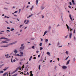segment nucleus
Wrapping results in <instances>:
<instances>
[{
    "label": "nucleus",
    "instance_id": "ea45409f",
    "mask_svg": "<svg viewBox=\"0 0 76 76\" xmlns=\"http://www.w3.org/2000/svg\"><path fill=\"white\" fill-rule=\"evenodd\" d=\"M15 59L16 60H17V61H18V60H19V59L17 58H15Z\"/></svg>",
    "mask_w": 76,
    "mask_h": 76
},
{
    "label": "nucleus",
    "instance_id": "473e14b6",
    "mask_svg": "<svg viewBox=\"0 0 76 76\" xmlns=\"http://www.w3.org/2000/svg\"><path fill=\"white\" fill-rule=\"evenodd\" d=\"M33 9H34V6H32V7L31 8V10H32Z\"/></svg>",
    "mask_w": 76,
    "mask_h": 76
},
{
    "label": "nucleus",
    "instance_id": "a878e982",
    "mask_svg": "<svg viewBox=\"0 0 76 76\" xmlns=\"http://www.w3.org/2000/svg\"><path fill=\"white\" fill-rule=\"evenodd\" d=\"M7 74V72H5V73H4V74H3V76H6Z\"/></svg>",
    "mask_w": 76,
    "mask_h": 76
},
{
    "label": "nucleus",
    "instance_id": "dca6fc26",
    "mask_svg": "<svg viewBox=\"0 0 76 76\" xmlns=\"http://www.w3.org/2000/svg\"><path fill=\"white\" fill-rule=\"evenodd\" d=\"M47 54H48V55L49 56H50V52H48L47 53Z\"/></svg>",
    "mask_w": 76,
    "mask_h": 76
},
{
    "label": "nucleus",
    "instance_id": "f03ea898",
    "mask_svg": "<svg viewBox=\"0 0 76 76\" xmlns=\"http://www.w3.org/2000/svg\"><path fill=\"white\" fill-rule=\"evenodd\" d=\"M69 17L70 18V19L71 20H70L69 21V23L70 25H71L72 22V21H73V19H72V16H71V15L70 14H69Z\"/></svg>",
    "mask_w": 76,
    "mask_h": 76
},
{
    "label": "nucleus",
    "instance_id": "412c9836",
    "mask_svg": "<svg viewBox=\"0 0 76 76\" xmlns=\"http://www.w3.org/2000/svg\"><path fill=\"white\" fill-rule=\"evenodd\" d=\"M73 40H74V41H76V37H75V36H74L73 37Z\"/></svg>",
    "mask_w": 76,
    "mask_h": 76
},
{
    "label": "nucleus",
    "instance_id": "6e6d98bb",
    "mask_svg": "<svg viewBox=\"0 0 76 76\" xmlns=\"http://www.w3.org/2000/svg\"><path fill=\"white\" fill-rule=\"evenodd\" d=\"M5 22H6V23H8V24H9V23H8V22L7 21H6Z\"/></svg>",
    "mask_w": 76,
    "mask_h": 76
},
{
    "label": "nucleus",
    "instance_id": "6ab92c4d",
    "mask_svg": "<svg viewBox=\"0 0 76 76\" xmlns=\"http://www.w3.org/2000/svg\"><path fill=\"white\" fill-rule=\"evenodd\" d=\"M57 46H58V45H60V42L58 41V42L57 43Z\"/></svg>",
    "mask_w": 76,
    "mask_h": 76
},
{
    "label": "nucleus",
    "instance_id": "4c0bfd02",
    "mask_svg": "<svg viewBox=\"0 0 76 76\" xmlns=\"http://www.w3.org/2000/svg\"><path fill=\"white\" fill-rule=\"evenodd\" d=\"M42 43H40V44H39V46H42Z\"/></svg>",
    "mask_w": 76,
    "mask_h": 76
},
{
    "label": "nucleus",
    "instance_id": "f8f14e48",
    "mask_svg": "<svg viewBox=\"0 0 76 76\" xmlns=\"http://www.w3.org/2000/svg\"><path fill=\"white\" fill-rule=\"evenodd\" d=\"M72 33H69V38H71V37H72Z\"/></svg>",
    "mask_w": 76,
    "mask_h": 76
},
{
    "label": "nucleus",
    "instance_id": "bf43d9fd",
    "mask_svg": "<svg viewBox=\"0 0 76 76\" xmlns=\"http://www.w3.org/2000/svg\"><path fill=\"white\" fill-rule=\"evenodd\" d=\"M69 4H70V5H72V4L71 3V2H69Z\"/></svg>",
    "mask_w": 76,
    "mask_h": 76
},
{
    "label": "nucleus",
    "instance_id": "f3484780",
    "mask_svg": "<svg viewBox=\"0 0 76 76\" xmlns=\"http://www.w3.org/2000/svg\"><path fill=\"white\" fill-rule=\"evenodd\" d=\"M38 0H36V5L38 4Z\"/></svg>",
    "mask_w": 76,
    "mask_h": 76
},
{
    "label": "nucleus",
    "instance_id": "72a5a7b5",
    "mask_svg": "<svg viewBox=\"0 0 76 76\" xmlns=\"http://www.w3.org/2000/svg\"><path fill=\"white\" fill-rule=\"evenodd\" d=\"M56 68H57V66H55V68H54V69H55V70H56Z\"/></svg>",
    "mask_w": 76,
    "mask_h": 76
},
{
    "label": "nucleus",
    "instance_id": "c756f323",
    "mask_svg": "<svg viewBox=\"0 0 76 76\" xmlns=\"http://www.w3.org/2000/svg\"><path fill=\"white\" fill-rule=\"evenodd\" d=\"M4 9H5V10H8V8L6 7L4 8Z\"/></svg>",
    "mask_w": 76,
    "mask_h": 76
},
{
    "label": "nucleus",
    "instance_id": "9d476101",
    "mask_svg": "<svg viewBox=\"0 0 76 76\" xmlns=\"http://www.w3.org/2000/svg\"><path fill=\"white\" fill-rule=\"evenodd\" d=\"M7 39V38H5L4 37H1V38H0V39Z\"/></svg>",
    "mask_w": 76,
    "mask_h": 76
},
{
    "label": "nucleus",
    "instance_id": "69168bd1",
    "mask_svg": "<svg viewBox=\"0 0 76 76\" xmlns=\"http://www.w3.org/2000/svg\"><path fill=\"white\" fill-rule=\"evenodd\" d=\"M67 29H69V26H67Z\"/></svg>",
    "mask_w": 76,
    "mask_h": 76
},
{
    "label": "nucleus",
    "instance_id": "4be33fe9",
    "mask_svg": "<svg viewBox=\"0 0 76 76\" xmlns=\"http://www.w3.org/2000/svg\"><path fill=\"white\" fill-rule=\"evenodd\" d=\"M32 56H31L30 58L29 59V61H31V59H32Z\"/></svg>",
    "mask_w": 76,
    "mask_h": 76
},
{
    "label": "nucleus",
    "instance_id": "c85d7f7f",
    "mask_svg": "<svg viewBox=\"0 0 76 76\" xmlns=\"http://www.w3.org/2000/svg\"><path fill=\"white\" fill-rule=\"evenodd\" d=\"M14 31L15 30V28H12L11 29V31Z\"/></svg>",
    "mask_w": 76,
    "mask_h": 76
},
{
    "label": "nucleus",
    "instance_id": "49530a36",
    "mask_svg": "<svg viewBox=\"0 0 76 76\" xmlns=\"http://www.w3.org/2000/svg\"><path fill=\"white\" fill-rule=\"evenodd\" d=\"M17 12H18V11H15L14 12V13H17Z\"/></svg>",
    "mask_w": 76,
    "mask_h": 76
},
{
    "label": "nucleus",
    "instance_id": "7c9ffc66",
    "mask_svg": "<svg viewBox=\"0 0 76 76\" xmlns=\"http://www.w3.org/2000/svg\"><path fill=\"white\" fill-rule=\"evenodd\" d=\"M40 67H41V65H39V70H40Z\"/></svg>",
    "mask_w": 76,
    "mask_h": 76
},
{
    "label": "nucleus",
    "instance_id": "052dcab7",
    "mask_svg": "<svg viewBox=\"0 0 76 76\" xmlns=\"http://www.w3.org/2000/svg\"><path fill=\"white\" fill-rule=\"evenodd\" d=\"M25 66H24V65H23L22 66V68H24Z\"/></svg>",
    "mask_w": 76,
    "mask_h": 76
},
{
    "label": "nucleus",
    "instance_id": "4468645a",
    "mask_svg": "<svg viewBox=\"0 0 76 76\" xmlns=\"http://www.w3.org/2000/svg\"><path fill=\"white\" fill-rule=\"evenodd\" d=\"M66 54H67V55H68L69 54V51H66L65 52Z\"/></svg>",
    "mask_w": 76,
    "mask_h": 76
},
{
    "label": "nucleus",
    "instance_id": "5701e85b",
    "mask_svg": "<svg viewBox=\"0 0 76 76\" xmlns=\"http://www.w3.org/2000/svg\"><path fill=\"white\" fill-rule=\"evenodd\" d=\"M5 56L7 57V58H8V57H9V54L5 55Z\"/></svg>",
    "mask_w": 76,
    "mask_h": 76
},
{
    "label": "nucleus",
    "instance_id": "603ef678",
    "mask_svg": "<svg viewBox=\"0 0 76 76\" xmlns=\"http://www.w3.org/2000/svg\"><path fill=\"white\" fill-rule=\"evenodd\" d=\"M32 16V15H30L29 16V18H31V16Z\"/></svg>",
    "mask_w": 76,
    "mask_h": 76
},
{
    "label": "nucleus",
    "instance_id": "864d4df0",
    "mask_svg": "<svg viewBox=\"0 0 76 76\" xmlns=\"http://www.w3.org/2000/svg\"><path fill=\"white\" fill-rule=\"evenodd\" d=\"M26 20H25L24 21V23H26Z\"/></svg>",
    "mask_w": 76,
    "mask_h": 76
},
{
    "label": "nucleus",
    "instance_id": "9b49d317",
    "mask_svg": "<svg viewBox=\"0 0 76 76\" xmlns=\"http://www.w3.org/2000/svg\"><path fill=\"white\" fill-rule=\"evenodd\" d=\"M45 8V7H44V6H42L41 7V10H43Z\"/></svg>",
    "mask_w": 76,
    "mask_h": 76
},
{
    "label": "nucleus",
    "instance_id": "c9c22d12",
    "mask_svg": "<svg viewBox=\"0 0 76 76\" xmlns=\"http://www.w3.org/2000/svg\"><path fill=\"white\" fill-rule=\"evenodd\" d=\"M69 56L67 57L65 59L66 60H67V59H68V58H69Z\"/></svg>",
    "mask_w": 76,
    "mask_h": 76
},
{
    "label": "nucleus",
    "instance_id": "423d86ee",
    "mask_svg": "<svg viewBox=\"0 0 76 76\" xmlns=\"http://www.w3.org/2000/svg\"><path fill=\"white\" fill-rule=\"evenodd\" d=\"M62 69H67V66H62Z\"/></svg>",
    "mask_w": 76,
    "mask_h": 76
},
{
    "label": "nucleus",
    "instance_id": "2f4dec72",
    "mask_svg": "<svg viewBox=\"0 0 76 76\" xmlns=\"http://www.w3.org/2000/svg\"><path fill=\"white\" fill-rule=\"evenodd\" d=\"M42 49H43V48H42V47H40V50H42Z\"/></svg>",
    "mask_w": 76,
    "mask_h": 76
},
{
    "label": "nucleus",
    "instance_id": "680f3d73",
    "mask_svg": "<svg viewBox=\"0 0 76 76\" xmlns=\"http://www.w3.org/2000/svg\"><path fill=\"white\" fill-rule=\"evenodd\" d=\"M26 28H27V27H26L25 28H24V29H26Z\"/></svg>",
    "mask_w": 76,
    "mask_h": 76
},
{
    "label": "nucleus",
    "instance_id": "f704fd0d",
    "mask_svg": "<svg viewBox=\"0 0 76 76\" xmlns=\"http://www.w3.org/2000/svg\"><path fill=\"white\" fill-rule=\"evenodd\" d=\"M75 31H76V30L75 29L74 30L73 34H75Z\"/></svg>",
    "mask_w": 76,
    "mask_h": 76
},
{
    "label": "nucleus",
    "instance_id": "c03bdc74",
    "mask_svg": "<svg viewBox=\"0 0 76 76\" xmlns=\"http://www.w3.org/2000/svg\"><path fill=\"white\" fill-rule=\"evenodd\" d=\"M67 37H68V35H67V36H65V38H67Z\"/></svg>",
    "mask_w": 76,
    "mask_h": 76
},
{
    "label": "nucleus",
    "instance_id": "7ed1b4c3",
    "mask_svg": "<svg viewBox=\"0 0 76 76\" xmlns=\"http://www.w3.org/2000/svg\"><path fill=\"white\" fill-rule=\"evenodd\" d=\"M25 49V46H23V47H21L20 48V49L21 50H20V52L21 51H23V50Z\"/></svg>",
    "mask_w": 76,
    "mask_h": 76
},
{
    "label": "nucleus",
    "instance_id": "a19ab883",
    "mask_svg": "<svg viewBox=\"0 0 76 76\" xmlns=\"http://www.w3.org/2000/svg\"><path fill=\"white\" fill-rule=\"evenodd\" d=\"M23 45H24V44H22L21 45V47H23Z\"/></svg>",
    "mask_w": 76,
    "mask_h": 76
},
{
    "label": "nucleus",
    "instance_id": "0eeeda50",
    "mask_svg": "<svg viewBox=\"0 0 76 76\" xmlns=\"http://www.w3.org/2000/svg\"><path fill=\"white\" fill-rule=\"evenodd\" d=\"M19 69V67H18V68H17L15 70L14 72V73H15L16 72H17V71H18Z\"/></svg>",
    "mask_w": 76,
    "mask_h": 76
},
{
    "label": "nucleus",
    "instance_id": "774afa93",
    "mask_svg": "<svg viewBox=\"0 0 76 76\" xmlns=\"http://www.w3.org/2000/svg\"><path fill=\"white\" fill-rule=\"evenodd\" d=\"M57 60H58V61H59V58H57Z\"/></svg>",
    "mask_w": 76,
    "mask_h": 76
},
{
    "label": "nucleus",
    "instance_id": "6e6552de",
    "mask_svg": "<svg viewBox=\"0 0 76 76\" xmlns=\"http://www.w3.org/2000/svg\"><path fill=\"white\" fill-rule=\"evenodd\" d=\"M47 32H48V31H45V32H44V34L43 36H44L45 35V34H47Z\"/></svg>",
    "mask_w": 76,
    "mask_h": 76
},
{
    "label": "nucleus",
    "instance_id": "1a4fd4ad",
    "mask_svg": "<svg viewBox=\"0 0 76 76\" xmlns=\"http://www.w3.org/2000/svg\"><path fill=\"white\" fill-rule=\"evenodd\" d=\"M9 69V67H6L5 68V69H3V70H4V71H6V70L7 69Z\"/></svg>",
    "mask_w": 76,
    "mask_h": 76
},
{
    "label": "nucleus",
    "instance_id": "0e129e2a",
    "mask_svg": "<svg viewBox=\"0 0 76 76\" xmlns=\"http://www.w3.org/2000/svg\"><path fill=\"white\" fill-rule=\"evenodd\" d=\"M11 61L12 63H13V61H12V59H11Z\"/></svg>",
    "mask_w": 76,
    "mask_h": 76
},
{
    "label": "nucleus",
    "instance_id": "39448f33",
    "mask_svg": "<svg viewBox=\"0 0 76 76\" xmlns=\"http://www.w3.org/2000/svg\"><path fill=\"white\" fill-rule=\"evenodd\" d=\"M3 43H8V42H6V41H2L0 43L1 44H3Z\"/></svg>",
    "mask_w": 76,
    "mask_h": 76
},
{
    "label": "nucleus",
    "instance_id": "bb28decb",
    "mask_svg": "<svg viewBox=\"0 0 76 76\" xmlns=\"http://www.w3.org/2000/svg\"><path fill=\"white\" fill-rule=\"evenodd\" d=\"M4 66V64H2L0 65V69H1V67H2V66Z\"/></svg>",
    "mask_w": 76,
    "mask_h": 76
},
{
    "label": "nucleus",
    "instance_id": "e2e57ef3",
    "mask_svg": "<svg viewBox=\"0 0 76 76\" xmlns=\"http://www.w3.org/2000/svg\"><path fill=\"white\" fill-rule=\"evenodd\" d=\"M38 57H40V55H39L38 56Z\"/></svg>",
    "mask_w": 76,
    "mask_h": 76
},
{
    "label": "nucleus",
    "instance_id": "a18cd8bd",
    "mask_svg": "<svg viewBox=\"0 0 76 76\" xmlns=\"http://www.w3.org/2000/svg\"><path fill=\"white\" fill-rule=\"evenodd\" d=\"M68 7L70 9H71V8H72V7H71V6H68Z\"/></svg>",
    "mask_w": 76,
    "mask_h": 76
},
{
    "label": "nucleus",
    "instance_id": "3c124183",
    "mask_svg": "<svg viewBox=\"0 0 76 76\" xmlns=\"http://www.w3.org/2000/svg\"><path fill=\"white\" fill-rule=\"evenodd\" d=\"M7 29H10V27H7Z\"/></svg>",
    "mask_w": 76,
    "mask_h": 76
},
{
    "label": "nucleus",
    "instance_id": "ddd939ff",
    "mask_svg": "<svg viewBox=\"0 0 76 76\" xmlns=\"http://www.w3.org/2000/svg\"><path fill=\"white\" fill-rule=\"evenodd\" d=\"M18 50L16 49H15L14 51V53H18Z\"/></svg>",
    "mask_w": 76,
    "mask_h": 76
},
{
    "label": "nucleus",
    "instance_id": "338daca9",
    "mask_svg": "<svg viewBox=\"0 0 76 76\" xmlns=\"http://www.w3.org/2000/svg\"><path fill=\"white\" fill-rule=\"evenodd\" d=\"M60 26V25L58 24V25H57V27H58V26Z\"/></svg>",
    "mask_w": 76,
    "mask_h": 76
},
{
    "label": "nucleus",
    "instance_id": "a211bd4d",
    "mask_svg": "<svg viewBox=\"0 0 76 76\" xmlns=\"http://www.w3.org/2000/svg\"><path fill=\"white\" fill-rule=\"evenodd\" d=\"M4 31H2L1 32H0V34H3V33H4Z\"/></svg>",
    "mask_w": 76,
    "mask_h": 76
},
{
    "label": "nucleus",
    "instance_id": "4d7b16f0",
    "mask_svg": "<svg viewBox=\"0 0 76 76\" xmlns=\"http://www.w3.org/2000/svg\"><path fill=\"white\" fill-rule=\"evenodd\" d=\"M72 3H74L75 1H74V0H72Z\"/></svg>",
    "mask_w": 76,
    "mask_h": 76
},
{
    "label": "nucleus",
    "instance_id": "de8ad7c7",
    "mask_svg": "<svg viewBox=\"0 0 76 76\" xmlns=\"http://www.w3.org/2000/svg\"><path fill=\"white\" fill-rule=\"evenodd\" d=\"M32 48H33V49H34V48H35V47H34V46H33L32 47Z\"/></svg>",
    "mask_w": 76,
    "mask_h": 76
},
{
    "label": "nucleus",
    "instance_id": "09e8293b",
    "mask_svg": "<svg viewBox=\"0 0 76 76\" xmlns=\"http://www.w3.org/2000/svg\"><path fill=\"white\" fill-rule=\"evenodd\" d=\"M18 68H19V69H20V70H21V68L20 67V66Z\"/></svg>",
    "mask_w": 76,
    "mask_h": 76
},
{
    "label": "nucleus",
    "instance_id": "20e7f679",
    "mask_svg": "<svg viewBox=\"0 0 76 76\" xmlns=\"http://www.w3.org/2000/svg\"><path fill=\"white\" fill-rule=\"evenodd\" d=\"M15 56H20V57H22L23 56V55H19V54H15Z\"/></svg>",
    "mask_w": 76,
    "mask_h": 76
},
{
    "label": "nucleus",
    "instance_id": "393cba45",
    "mask_svg": "<svg viewBox=\"0 0 76 76\" xmlns=\"http://www.w3.org/2000/svg\"><path fill=\"white\" fill-rule=\"evenodd\" d=\"M28 23H29V20H27V21L26 22V23L25 24L26 25H27V24H28Z\"/></svg>",
    "mask_w": 76,
    "mask_h": 76
},
{
    "label": "nucleus",
    "instance_id": "2eb2a0df",
    "mask_svg": "<svg viewBox=\"0 0 76 76\" xmlns=\"http://www.w3.org/2000/svg\"><path fill=\"white\" fill-rule=\"evenodd\" d=\"M48 41V39H45V42H47Z\"/></svg>",
    "mask_w": 76,
    "mask_h": 76
},
{
    "label": "nucleus",
    "instance_id": "37998d69",
    "mask_svg": "<svg viewBox=\"0 0 76 76\" xmlns=\"http://www.w3.org/2000/svg\"><path fill=\"white\" fill-rule=\"evenodd\" d=\"M19 13H20V11H21V9H20L19 10Z\"/></svg>",
    "mask_w": 76,
    "mask_h": 76
},
{
    "label": "nucleus",
    "instance_id": "aec40b11",
    "mask_svg": "<svg viewBox=\"0 0 76 76\" xmlns=\"http://www.w3.org/2000/svg\"><path fill=\"white\" fill-rule=\"evenodd\" d=\"M51 27L50 26H49L48 27V29L50 31V30H51Z\"/></svg>",
    "mask_w": 76,
    "mask_h": 76
},
{
    "label": "nucleus",
    "instance_id": "b1692460",
    "mask_svg": "<svg viewBox=\"0 0 76 76\" xmlns=\"http://www.w3.org/2000/svg\"><path fill=\"white\" fill-rule=\"evenodd\" d=\"M69 61H70V60H69V61H67L66 62V64H69Z\"/></svg>",
    "mask_w": 76,
    "mask_h": 76
},
{
    "label": "nucleus",
    "instance_id": "79ce46f5",
    "mask_svg": "<svg viewBox=\"0 0 76 76\" xmlns=\"http://www.w3.org/2000/svg\"><path fill=\"white\" fill-rule=\"evenodd\" d=\"M20 53L21 54H22V55H23V52H20Z\"/></svg>",
    "mask_w": 76,
    "mask_h": 76
},
{
    "label": "nucleus",
    "instance_id": "13d9d810",
    "mask_svg": "<svg viewBox=\"0 0 76 76\" xmlns=\"http://www.w3.org/2000/svg\"><path fill=\"white\" fill-rule=\"evenodd\" d=\"M13 62H15L16 61V60H15V59H14L13 60Z\"/></svg>",
    "mask_w": 76,
    "mask_h": 76
},
{
    "label": "nucleus",
    "instance_id": "e433bc0d",
    "mask_svg": "<svg viewBox=\"0 0 76 76\" xmlns=\"http://www.w3.org/2000/svg\"><path fill=\"white\" fill-rule=\"evenodd\" d=\"M22 26H23V25H20V26H19L20 28H21V27H22Z\"/></svg>",
    "mask_w": 76,
    "mask_h": 76
},
{
    "label": "nucleus",
    "instance_id": "8fccbe9b",
    "mask_svg": "<svg viewBox=\"0 0 76 76\" xmlns=\"http://www.w3.org/2000/svg\"><path fill=\"white\" fill-rule=\"evenodd\" d=\"M30 76H33V74H32V73H31V75Z\"/></svg>",
    "mask_w": 76,
    "mask_h": 76
},
{
    "label": "nucleus",
    "instance_id": "cd10ccee",
    "mask_svg": "<svg viewBox=\"0 0 76 76\" xmlns=\"http://www.w3.org/2000/svg\"><path fill=\"white\" fill-rule=\"evenodd\" d=\"M3 72H4L3 71H0V74H1V73H3Z\"/></svg>",
    "mask_w": 76,
    "mask_h": 76
},
{
    "label": "nucleus",
    "instance_id": "58836bf2",
    "mask_svg": "<svg viewBox=\"0 0 76 76\" xmlns=\"http://www.w3.org/2000/svg\"><path fill=\"white\" fill-rule=\"evenodd\" d=\"M6 41H11V39H7L6 40Z\"/></svg>",
    "mask_w": 76,
    "mask_h": 76
},
{
    "label": "nucleus",
    "instance_id": "f257e3e1",
    "mask_svg": "<svg viewBox=\"0 0 76 76\" xmlns=\"http://www.w3.org/2000/svg\"><path fill=\"white\" fill-rule=\"evenodd\" d=\"M16 43H17V41H15L12 43H10L9 44H7L6 45H1V47L2 48H6V47H7L8 46H9L10 45H13V44H16Z\"/></svg>",
    "mask_w": 76,
    "mask_h": 76
},
{
    "label": "nucleus",
    "instance_id": "5fc2aeb1",
    "mask_svg": "<svg viewBox=\"0 0 76 76\" xmlns=\"http://www.w3.org/2000/svg\"><path fill=\"white\" fill-rule=\"evenodd\" d=\"M39 51H36V53H37V54H38V53H39Z\"/></svg>",
    "mask_w": 76,
    "mask_h": 76
}]
</instances>
